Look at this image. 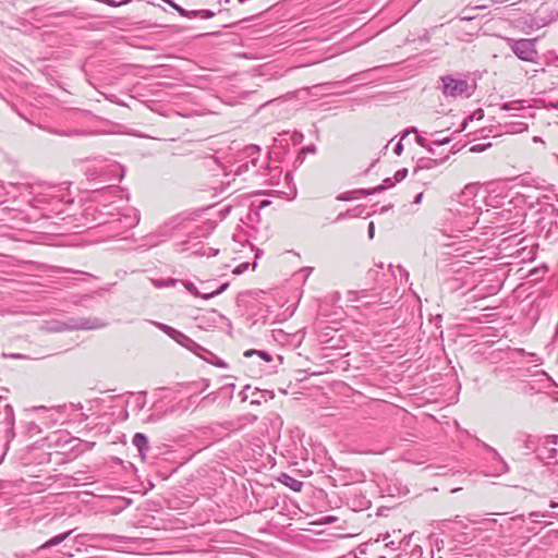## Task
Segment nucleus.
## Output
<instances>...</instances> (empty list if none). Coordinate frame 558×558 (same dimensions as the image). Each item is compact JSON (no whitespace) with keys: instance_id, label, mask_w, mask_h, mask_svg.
<instances>
[{"instance_id":"1","label":"nucleus","mask_w":558,"mask_h":558,"mask_svg":"<svg viewBox=\"0 0 558 558\" xmlns=\"http://www.w3.org/2000/svg\"><path fill=\"white\" fill-rule=\"evenodd\" d=\"M12 192H19L15 201L21 199L33 209L39 210L44 218L63 214L65 207L73 203L66 183L50 184L38 183H12Z\"/></svg>"},{"instance_id":"2","label":"nucleus","mask_w":558,"mask_h":558,"mask_svg":"<svg viewBox=\"0 0 558 558\" xmlns=\"http://www.w3.org/2000/svg\"><path fill=\"white\" fill-rule=\"evenodd\" d=\"M94 201L98 202L101 206L100 216H106L112 218L109 220L107 218H95L98 225H104L108 222H119L122 228L131 229L135 227L140 222V214L138 211L130 206H125L123 208L112 207L113 198L119 201H128L129 193L123 190L119 185L116 184H107L102 186H97L93 191Z\"/></svg>"},{"instance_id":"3","label":"nucleus","mask_w":558,"mask_h":558,"mask_svg":"<svg viewBox=\"0 0 558 558\" xmlns=\"http://www.w3.org/2000/svg\"><path fill=\"white\" fill-rule=\"evenodd\" d=\"M125 168L116 160L101 159L88 165L85 177L93 186L107 185L112 181H121L124 178Z\"/></svg>"},{"instance_id":"4","label":"nucleus","mask_w":558,"mask_h":558,"mask_svg":"<svg viewBox=\"0 0 558 558\" xmlns=\"http://www.w3.org/2000/svg\"><path fill=\"white\" fill-rule=\"evenodd\" d=\"M549 197L544 195L537 198L538 209L536 210L535 223L541 233L549 239L551 236L558 239V207L548 202Z\"/></svg>"},{"instance_id":"5","label":"nucleus","mask_w":558,"mask_h":558,"mask_svg":"<svg viewBox=\"0 0 558 558\" xmlns=\"http://www.w3.org/2000/svg\"><path fill=\"white\" fill-rule=\"evenodd\" d=\"M487 219L490 223H495L502 233L517 231L523 223L524 213L521 208L509 206L508 208L486 210Z\"/></svg>"},{"instance_id":"6","label":"nucleus","mask_w":558,"mask_h":558,"mask_svg":"<svg viewBox=\"0 0 558 558\" xmlns=\"http://www.w3.org/2000/svg\"><path fill=\"white\" fill-rule=\"evenodd\" d=\"M154 326H156L159 330L165 332L167 336H169L171 339H173L177 343L184 347L185 349L190 350L197 356L206 360V357L203 356V352L206 351L204 347L192 340L190 337L181 332L180 330L174 329L173 327L159 323V322H150Z\"/></svg>"},{"instance_id":"7","label":"nucleus","mask_w":558,"mask_h":558,"mask_svg":"<svg viewBox=\"0 0 558 558\" xmlns=\"http://www.w3.org/2000/svg\"><path fill=\"white\" fill-rule=\"evenodd\" d=\"M440 81L442 83L441 92L447 98L470 97L472 95L471 86L464 78H458L453 75H444L440 77Z\"/></svg>"},{"instance_id":"8","label":"nucleus","mask_w":558,"mask_h":558,"mask_svg":"<svg viewBox=\"0 0 558 558\" xmlns=\"http://www.w3.org/2000/svg\"><path fill=\"white\" fill-rule=\"evenodd\" d=\"M507 45L510 47L511 51L522 61L526 62H535L538 53L536 50V39L530 38H506Z\"/></svg>"},{"instance_id":"9","label":"nucleus","mask_w":558,"mask_h":558,"mask_svg":"<svg viewBox=\"0 0 558 558\" xmlns=\"http://www.w3.org/2000/svg\"><path fill=\"white\" fill-rule=\"evenodd\" d=\"M557 444V435H547L541 438L536 449V457L544 465L550 466L558 464V451L556 448Z\"/></svg>"},{"instance_id":"10","label":"nucleus","mask_w":558,"mask_h":558,"mask_svg":"<svg viewBox=\"0 0 558 558\" xmlns=\"http://www.w3.org/2000/svg\"><path fill=\"white\" fill-rule=\"evenodd\" d=\"M74 532V530L66 531L64 533H60L48 541H46L44 544L37 547L36 553L44 555L47 551L60 546H62L58 549H56L53 553H51L50 558H62L63 556L71 557V546H68L66 544H63L66 538Z\"/></svg>"},{"instance_id":"11","label":"nucleus","mask_w":558,"mask_h":558,"mask_svg":"<svg viewBox=\"0 0 558 558\" xmlns=\"http://www.w3.org/2000/svg\"><path fill=\"white\" fill-rule=\"evenodd\" d=\"M186 222H191V219L182 214L166 220L156 231V234L161 239L158 240L155 244L172 236L175 230L184 229Z\"/></svg>"},{"instance_id":"12","label":"nucleus","mask_w":558,"mask_h":558,"mask_svg":"<svg viewBox=\"0 0 558 558\" xmlns=\"http://www.w3.org/2000/svg\"><path fill=\"white\" fill-rule=\"evenodd\" d=\"M245 157L248 159L246 162L240 165L235 170V174H241L245 171H248L250 165L255 168L254 173L257 175H265L268 171V167H258L257 162L259 160L260 149L256 145H250L244 149Z\"/></svg>"},{"instance_id":"13","label":"nucleus","mask_w":558,"mask_h":558,"mask_svg":"<svg viewBox=\"0 0 558 558\" xmlns=\"http://www.w3.org/2000/svg\"><path fill=\"white\" fill-rule=\"evenodd\" d=\"M63 325L64 327L60 330H95L107 326V324L98 317L70 318Z\"/></svg>"},{"instance_id":"14","label":"nucleus","mask_w":558,"mask_h":558,"mask_svg":"<svg viewBox=\"0 0 558 558\" xmlns=\"http://www.w3.org/2000/svg\"><path fill=\"white\" fill-rule=\"evenodd\" d=\"M395 184H396L395 179L386 178V179H384L383 184H380L378 186H375L373 189L354 190L351 192L352 196H344V197H341L340 199L349 201V199H353V198L366 197L368 195L381 193V192L386 191L387 189L395 186Z\"/></svg>"},{"instance_id":"15","label":"nucleus","mask_w":558,"mask_h":558,"mask_svg":"<svg viewBox=\"0 0 558 558\" xmlns=\"http://www.w3.org/2000/svg\"><path fill=\"white\" fill-rule=\"evenodd\" d=\"M348 300L351 302H359L361 305L367 306L378 303L381 298L377 293H371L369 290L363 289L359 291H349Z\"/></svg>"},{"instance_id":"16","label":"nucleus","mask_w":558,"mask_h":558,"mask_svg":"<svg viewBox=\"0 0 558 558\" xmlns=\"http://www.w3.org/2000/svg\"><path fill=\"white\" fill-rule=\"evenodd\" d=\"M483 448L486 450V452L492 454V460L494 461V475H501L509 471L507 462L502 459L496 449L487 444H483Z\"/></svg>"},{"instance_id":"17","label":"nucleus","mask_w":558,"mask_h":558,"mask_svg":"<svg viewBox=\"0 0 558 558\" xmlns=\"http://www.w3.org/2000/svg\"><path fill=\"white\" fill-rule=\"evenodd\" d=\"M229 287V283L226 282V283H222L218 289L211 291V292H208V293H204V294H201L197 290V288L194 286V283L192 282H186L185 283V288L189 292H191L192 294L196 295V296H201L205 300H208V299H211L214 296H217L219 294H221L222 292H225L227 290V288Z\"/></svg>"},{"instance_id":"18","label":"nucleus","mask_w":558,"mask_h":558,"mask_svg":"<svg viewBox=\"0 0 558 558\" xmlns=\"http://www.w3.org/2000/svg\"><path fill=\"white\" fill-rule=\"evenodd\" d=\"M133 446L137 449L142 459H145L146 453L149 450V442L146 435L136 433L132 438Z\"/></svg>"},{"instance_id":"19","label":"nucleus","mask_w":558,"mask_h":558,"mask_svg":"<svg viewBox=\"0 0 558 558\" xmlns=\"http://www.w3.org/2000/svg\"><path fill=\"white\" fill-rule=\"evenodd\" d=\"M542 437L533 436L530 434L521 433L518 435V440L522 442L523 448L536 452L539 440Z\"/></svg>"},{"instance_id":"20","label":"nucleus","mask_w":558,"mask_h":558,"mask_svg":"<svg viewBox=\"0 0 558 558\" xmlns=\"http://www.w3.org/2000/svg\"><path fill=\"white\" fill-rule=\"evenodd\" d=\"M448 155L440 159H432V158H421L414 168V172H417L418 170H429L433 169L442 162H445L448 159Z\"/></svg>"},{"instance_id":"21","label":"nucleus","mask_w":558,"mask_h":558,"mask_svg":"<svg viewBox=\"0 0 558 558\" xmlns=\"http://www.w3.org/2000/svg\"><path fill=\"white\" fill-rule=\"evenodd\" d=\"M279 482L292 489L293 492H301L303 487V482L292 477L291 475L287 473H282L279 476Z\"/></svg>"},{"instance_id":"22","label":"nucleus","mask_w":558,"mask_h":558,"mask_svg":"<svg viewBox=\"0 0 558 558\" xmlns=\"http://www.w3.org/2000/svg\"><path fill=\"white\" fill-rule=\"evenodd\" d=\"M524 108H525V106H524L523 100H512V101L505 102L501 106L502 110L512 112V116H517V112Z\"/></svg>"},{"instance_id":"23","label":"nucleus","mask_w":558,"mask_h":558,"mask_svg":"<svg viewBox=\"0 0 558 558\" xmlns=\"http://www.w3.org/2000/svg\"><path fill=\"white\" fill-rule=\"evenodd\" d=\"M243 355L245 357H251L253 355H257L258 357H260L266 363H269V362H271L274 360L272 355L270 353H268L267 351H263V350L248 349V350H246L244 352Z\"/></svg>"},{"instance_id":"24","label":"nucleus","mask_w":558,"mask_h":558,"mask_svg":"<svg viewBox=\"0 0 558 558\" xmlns=\"http://www.w3.org/2000/svg\"><path fill=\"white\" fill-rule=\"evenodd\" d=\"M114 537V535L109 534H81L76 536V539L78 541L80 538H84L88 542H99L102 539H112Z\"/></svg>"},{"instance_id":"25","label":"nucleus","mask_w":558,"mask_h":558,"mask_svg":"<svg viewBox=\"0 0 558 558\" xmlns=\"http://www.w3.org/2000/svg\"><path fill=\"white\" fill-rule=\"evenodd\" d=\"M183 251H191L192 254L199 255V256H205L207 253V251L205 250V244H203L201 242L190 245V246L183 248Z\"/></svg>"},{"instance_id":"26","label":"nucleus","mask_w":558,"mask_h":558,"mask_svg":"<svg viewBox=\"0 0 558 558\" xmlns=\"http://www.w3.org/2000/svg\"><path fill=\"white\" fill-rule=\"evenodd\" d=\"M180 15L187 17V19H195L196 17V10H185L184 8L180 7L174 2V5H171Z\"/></svg>"},{"instance_id":"27","label":"nucleus","mask_w":558,"mask_h":558,"mask_svg":"<svg viewBox=\"0 0 558 558\" xmlns=\"http://www.w3.org/2000/svg\"><path fill=\"white\" fill-rule=\"evenodd\" d=\"M146 396H147L146 391L137 392L136 403H135V408H136L137 411H142L145 408V405H146Z\"/></svg>"},{"instance_id":"28","label":"nucleus","mask_w":558,"mask_h":558,"mask_svg":"<svg viewBox=\"0 0 558 558\" xmlns=\"http://www.w3.org/2000/svg\"><path fill=\"white\" fill-rule=\"evenodd\" d=\"M174 412V409L171 408L169 410H167L163 414L161 413H157V412H154L151 413L148 417H147V422L149 423H156L158 422L159 420H161L165 414H170V413H173Z\"/></svg>"},{"instance_id":"29","label":"nucleus","mask_w":558,"mask_h":558,"mask_svg":"<svg viewBox=\"0 0 558 558\" xmlns=\"http://www.w3.org/2000/svg\"><path fill=\"white\" fill-rule=\"evenodd\" d=\"M215 13L211 10H196V17L207 20L211 19Z\"/></svg>"},{"instance_id":"30","label":"nucleus","mask_w":558,"mask_h":558,"mask_svg":"<svg viewBox=\"0 0 558 558\" xmlns=\"http://www.w3.org/2000/svg\"><path fill=\"white\" fill-rule=\"evenodd\" d=\"M469 522L472 523V524H476V523H482L483 525H485L484 529H488V524H492V523H497V520L496 519H486V520H483L482 522H480L477 519L475 518H468Z\"/></svg>"},{"instance_id":"31","label":"nucleus","mask_w":558,"mask_h":558,"mask_svg":"<svg viewBox=\"0 0 558 558\" xmlns=\"http://www.w3.org/2000/svg\"><path fill=\"white\" fill-rule=\"evenodd\" d=\"M174 283H175V280H173V279L154 281V284L157 288L172 287V286H174Z\"/></svg>"},{"instance_id":"32","label":"nucleus","mask_w":558,"mask_h":558,"mask_svg":"<svg viewBox=\"0 0 558 558\" xmlns=\"http://www.w3.org/2000/svg\"><path fill=\"white\" fill-rule=\"evenodd\" d=\"M407 175H408V169L403 168V169L398 170L395 173L393 179H395L396 182H401L402 180L405 179Z\"/></svg>"},{"instance_id":"33","label":"nucleus","mask_w":558,"mask_h":558,"mask_svg":"<svg viewBox=\"0 0 558 558\" xmlns=\"http://www.w3.org/2000/svg\"><path fill=\"white\" fill-rule=\"evenodd\" d=\"M250 267V263H242L233 269L234 275H241L246 271Z\"/></svg>"},{"instance_id":"34","label":"nucleus","mask_w":558,"mask_h":558,"mask_svg":"<svg viewBox=\"0 0 558 558\" xmlns=\"http://www.w3.org/2000/svg\"><path fill=\"white\" fill-rule=\"evenodd\" d=\"M450 142H451V137H436L433 141V144L435 146H442V145L449 144Z\"/></svg>"},{"instance_id":"35","label":"nucleus","mask_w":558,"mask_h":558,"mask_svg":"<svg viewBox=\"0 0 558 558\" xmlns=\"http://www.w3.org/2000/svg\"><path fill=\"white\" fill-rule=\"evenodd\" d=\"M211 364L220 367V368H226L228 365L226 362H223L222 360H220L218 356L216 355H213V360L209 361Z\"/></svg>"},{"instance_id":"36","label":"nucleus","mask_w":558,"mask_h":558,"mask_svg":"<svg viewBox=\"0 0 558 558\" xmlns=\"http://www.w3.org/2000/svg\"><path fill=\"white\" fill-rule=\"evenodd\" d=\"M415 142L423 148L429 147V141H427L425 137L421 135H416Z\"/></svg>"},{"instance_id":"37","label":"nucleus","mask_w":558,"mask_h":558,"mask_svg":"<svg viewBox=\"0 0 558 558\" xmlns=\"http://www.w3.org/2000/svg\"><path fill=\"white\" fill-rule=\"evenodd\" d=\"M393 150H395V154H396V155H398V156H400V155L402 154V151H403V144H402V140H400V141L396 144V146H395V149H393Z\"/></svg>"},{"instance_id":"38","label":"nucleus","mask_w":558,"mask_h":558,"mask_svg":"<svg viewBox=\"0 0 558 558\" xmlns=\"http://www.w3.org/2000/svg\"><path fill=\"white\" fill-rule=\"evenodd\" d=\"M205 250L207 251L206 256H216L219 252L217 248H213L205 245Z\"/></svg>"},{"instance_id":"39","label":"nucleus","mask_w":558,"mask_h":558,"mask_svg":"<svg viewBox=\"0 0 558 558\" xmlns=\"http://www.w3.org/2000/svg\"><path fill=\"white\" fill-rule=\"evenodd\" d=\"M374 233H375V226H374V222H369V223H368V228H367V234H368V238H369V239H373V238H374Z\"/></svg>"},{"instance_id":"40","label":"nucleus","mask_w":558,"mask_h":558,"mask_svg":"<svg viewBox=\"0 0 558 558\" xmlns=\"http://www.w3.org/2000/svg\"><path fill=\"white\" fill-rule=\"evenodd\" d=\"M417 130L415 126H411L409 129H407L403 133H402V136H401V140H403L404 137H407L410 133H416Z\"/></svg>"},{"instance_id":"41","label":"nucleus","mask_w":558,"mask_h":558,"mask_svg":"<svg viewBox=\"0 0 558 558\" xmlns=\"http://www.w3.org/2000/svg\"><path fill=\"white\" fill-rule=\"evenodd\" d=\"M398 270H399V272H400L401 278H403V277H404V278H405V280H408V279H409V272H408L404 268H402V267H400V266H399V267H398Z\"/></svg>"},{"instance_id":"42","label":"nucleus","mask_w":558,"mask_h":558,"mask_svg":"<svg viewBox=\"0 0 558 558\" xmlns=\"http://www.w3.org/2000/svg\"><path fill=\"white\" fill-rule=\"evenodd\" d=\"M5 410H7L8 415L10 416L11 421H13L14 416H13V408H12V405L7 404L5 405Z\"/></svg>"},{"instance_id":"43","label":"nucleus","mask_w":558,"mask_h":558,"mask_svg":"<svg viewBox=\"0 0 558 558\" xmlns=\"http://www.w3.org/2000/svg\"><path fill=\"white\" fill-rule=\"evenodd\" d=\"M305 151H308V153L314 154V153L316 151V147H315L314 145L307 146V147H305V148H303V149L301 150V154H303V153H305Z\"/></svg>"},{"instance_id":"44","label":"nucleus","mask_w":558,"mask_h":558,"mask_svg":"<svg viewBox=\"0 0 558 558\" xmlns=\"http://www.w3.org/2000/svg\"><path fill=\"white\" fill-rule=\"evenodd\" d=\"M268 205H270V201H268V199H263V201L259 203V205H258V207H257V208H258V209H262V208H264V207H266V206H268Z\"/></svg>"},{"instance_id":"45","label":"nucleus","mask_w":558,"mask_h":558,"mask_svg":"<svg viewBox=\"0 0 558 558\" xmlns=\"http://www.w3.org/2000/svg\"><path fill=\"white\" fill-rule=\"evenodd\" d=\"M70 408L71 409H74V410H82L83 409V404L82 403H70Z\"/></svg>"},{"instance_id":"46","label":"nucleus","mask_w":558,"mask_h":558,"mask_svg":"<svg viewBox=\"0 0 558 558\" xmlns=\"http://www.w3.org/2000/svg\"><path fill=\"white\" fill-rule=\"evenodd\" d=\"M557 19H558V13H556L555 16L550 15V17L547 21H544L543 25L549 24V23L554 22Z\"/></svg>"},{"instance_id":"47","label":"nucleus","mask_w":558,"mask_h":558,"mask_svg":"<svg viewBox=\"0 0 558 558\" xmlns=\"http://www.w3.org/2000/svg\"><path fill=\"white\" fill-rule=\"evenodd\" d=\"M434 146H435V145L433 144V141H432V142H429V147H425V149H426L428 153H430L432 155H435L436 153H435Z\"/></svg>"},{"instance_id":"48","label":"nucleus","mask_w":558,"mask_h":558,"mask_svg":"<svg viewBox=\"0 0 558 558\" xmlns=\"http://www.w3.org/2000/svg\"><path fill=\"white\" fill-rule=\"evenodd\" d=\"M422 198H423V193H418L415 197H414V204H420L422 202Z\"/></svg>"},{"instance_id":"49","label":"nucleus","mask_w":558,"mask_h":558,"mask_svg":"<svg viewBox=\"0 0 558 558\" xmlns=\"http://www.w3.org/2000/svg\"><path fill=\"white\" fill-rule=\"evenodd\" d=\"M247 389H250V386H245V388H244V389H243V391L241 392V393L243 395V397H242V400H243V401H245V400L248 398V397H247V395H245V393H244Z\"/></svg>"},{"instance_id":"50","label":"nucleus","mask_w":558,"mask_h":558,"mask_svg":"<svg viewBox=\"0 0 558 558\" xmlns=\"http://www.w3.org/2000/svg\"><path fill=\"white\" fill-rule=\"evenodd\" d=\"M209 387V381L207 379L203 380V388L202 390H205Z\"/></svg>"},{"instance_id":"51","label":"nucleus","mask_w":558,"mask_h":558,"mask_svg":"<svg viewBox=\"0 0 558 558\" xmlns=\"http://www.w3.org/2000/svg\"><path fill=\"white\" fill-rule=\"evenodd\" d=\"M128 1V4L132 1V0H126ZM163 2H166L167 4H169L170 7L171 5H174V2L172 0H162Z\"/></svg>"},{"instance_id":"52","label":"nucleus","mask_w":558,"mask_h":558,"mask_svg":"<svg viewBox=\"0 0 558 558\" xmlns=\"http://www.w3.org/2000/svg\"><path fill=\"white\" fill-rule=\"evenodd\" d=\"M87 420H88V415H87V414H85V413H82V414H81V418H80V421H81V422H85V421H87Z\"/></svg>"},{"instance_id":"53","label":"nucleus","mask_w":558,"mask_h":558,"mask_svg":"<svg viewBox=\"0 0 558 558\" xmlns=\"http://www.w3.org/2000/svg\"><path fill=\"white\" fill-rule=\"evenodd\" d=\"M471 150H472V151H478V150H481V149L478 148V146H473V147L471 148Z\"/></svg>"},{"instance_id":"54","label":"nucleus","mask_w":558,"mask_h":558,"mask_svg":"<svg viewBox=\"0 0 558 558\" xmlns=\"http://www.w3.org/2000/svg\"><path fill=\"white\" fill-rule=\"evenodd\" d=\"M277 359H278L279 363L282 364L283 357L281 355H278Z\"/></svg>"},{"instance_id":"55","label":"nucleus","mask_w":558,"mask_h":558,"mask_svg":"<svg viewBox=\"0 0 558 558\" xmlns=\"http://www.w3.org/2000/svg\"><path fill=\"white\" fill-rule=\"evenodd\" d=\"M448 522H449V520H442V521L439 522V524L445 525Z\"/></svg>"},{"instance_id":"56","label":"nucleus","mask_w":558,"mask_h":558,"mask_svg":"<svg viewBox=\"0 0 558 558\" xmlns=\"http://www.w3.org/2000/svg\"><path fill=\"white\" fill-rule=\"evenodd\" d=\"M499 526H500V533L502 534L505 532L504 524L501 523Z\"/></svg>"},{"instance_id":"57","label":"nucleus","mask_w":558,"mask_h":558,"mask_svg":"<svg viewBox=\"0 0 558 558\" xmlns=\"http://www.w3.org/2000/svg\"><path fill=\"white\" fill-rule=\"evenodd\" d=\"M310 271H312V268H306L305 269V274H308Z\"/></svg>"},{"instance_id":"58","label":"nucleus","mask_w":558,"mask_h":558,"mask_svg":"<svg viewBox=\"0 0 558 558\" xmlns=\"http://www.w3.org/2000/svg\"><path fill=\"white\" fill-rule=\"evenodd\" d=\"M310 271H312V268H306L305 269V274H308Z\"/></svg>"},{"instance_id":"59","label":"nucleus","mask_w":558,"mask_h":558,"mask_svg":"<svg viewBox=\"0 0 558 558\" xmlns=\"http://www.w3.org/2000/svg\"><path fill=\"white\" fill-rule=\"evenodd\" d=\"M391 207H392V206H391V205H389V206H387V207H384L383 209H384V210H388V209H389V208H391Z\"/></svg>"},{"instance_id":"60","label":"nucleus","mask_w":558,"mask_h":558,"mask_svg":"<svg viewBox=\"0 0 558 558\" xmlns=\"http://www.w3.org/2000/svg\"><path fill=\"white\" fill-rule=\"evenodd\" d=\"M252 403H257V404H259V403H260V401H259V400H253V401H252Z\"/></svg>"},{"instance_id":"61","label":"nucleus","mask_w":558,"mask_h":558,"mask_svg":"<svg viewBox=\"0 0 558 558\" xmlns=\"http://www.w3.org/2000/svg\"><path fill=\"white\" fill-rule=\"evenodd\" d=\"M259 392V390L256 388L253 392V395H257Z\"/></svg>"},{"instance_id":"62","label":"nucleus","mask_w":558,"mask_h":558,"mask_svg":"<svg viewBox=\"0 0 558 558\" xmlns=\"http://www.w3.org/2000/svg\"><path fill=\"white\" fill-rule=\"evenodd\" d=\"M441 131H436L433 135H439Z\"/></svg>"},{"instance_id":"63","label":"nucleus","mask_w":558,"mask_h":558,"mask_svg":"<svg viewBox=\"0 0 558 558\" xmlns=\"http://www.w3.org/2000/svg\"><path fill=\"white\" fill-rule=\"evenodd\" d=\"M465 125H466V122H463L462 129L460 131L464 130Z\"/></svg>"},{"instance_id":"64","label":"nucleus","mask_w":558,"mask_h":558,"mask_svg":"<svg viewBox=\"0 0 558 558\" xmlns=\"http://www.w3.org/2000/svg\"><path fill=\"white\" fill-rule=\"evenodd\" d=\"M205 352H207V354H209V355H211V356L214 355V354H213V352H210V351H207V350H206Z\"/></svg>"}]
</instances>
